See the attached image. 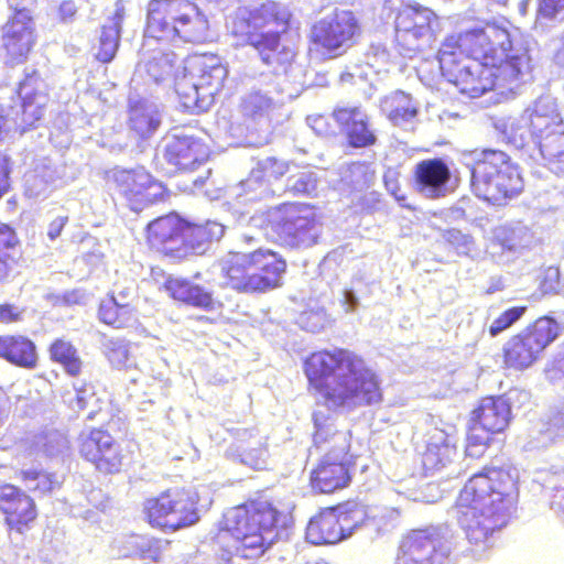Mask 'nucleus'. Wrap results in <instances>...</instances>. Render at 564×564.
I'll return each instance as SVG.
<instances>
[{"label": "nucleus", "instance_id": "obj_48", "mask_svg": "<svg viewBox=\"0 0 564 564\" xmlns=\"http://www.w3.org/2000/svg\"><path fill=\"white\" fill-rule=\"evenodd\" d=\"M23 312V308L14 304L2 303L0 304V323L6 325L18 323L22 321Z\"/></svg>", "mask_w": 564, "mask_h": 564}, {"label": "nucleus", "instance_id": "obj_55", "mask_svg": "<svg viewBox=\"0 0 564 564\" xmlns=\"http://www.w3.org/2000/svg\"><path fill=\"white\" fill-rule=\"evenodd\" d=\"M357 303H358V300L354 294H351V293L346 294V304L348 305V307L346 308V312H352L355 310Z\"/></svg>", "mask_w": 564, "mask_h": 564}, {"label": "nucleus", "instance_id": "obj_31", "mask_svg": "<svg viewBox=\"0 0 564 564\" xmlns=\"http://www.w3.org/2000/svg\"><path fill=\"white\" fill-rule=\"evenodd\" d=\"M47 352L50 360L59 365L68 377L82 376L85 364L77 347L70 340L63 337L53 339L47 347Z\"/></svg>", "mask_w": 564, "mask_h": 564}, {"label": "nucleus", "instance_id": "obj_50", "mask_svg": "<svg viewBox=\"0 0 564 564\" xmlns=\"http://www.w3.org/2000/svg\"><path fill=\"white\" fill-rule=\"evenodd\" d=\"M68 223L67 216H58L48 224L47 237L50 240L57 239Z\"/></svg>", "mask_w": 564, "mask_h": 564}, {"label": "nucleus", "instance_id": "obj_34", "mask_svg": "<svg viewBox=\"0 0 564 564\" xmlns=\"http://www.w3.org/2000/svg\"><path fill=\"white\" fill-rule=\"evenodd\" d=\"M124 19V9L117 8L109 19V23L101 26V34L96 52V59L107 64L110 63L118 51L120 32Z\"/></svg>", "mask_w": 564, "mask_h": 564}, {"label": "nucleus", "instance_id": "obj_56", "mask_svg": "<svg viewBox=\"0 0 564 564\" xmlns=\"http://www.w3.org/2000/svg\"><path fill=\"white\" fill-rule=\"evenodd\" d=\"M357 166L358 167H366V169H368L369 164H367V163H357Z\"/></svg>", "mask_w": 564, "mask_h": 564}, {"label": "nucleus", "instance_id": "obj_44", "mask_svg": "<svg viewBox=\"0 0 564 564\" xmlns=\"http://www.w3.org/2000/svg\"><path fill=\"white\" fill-rule=\"evenodd\" d=\"M269 107V100L258 95L248 97L242 104L245 116L250 118L263 116Z\"/></svg>", "mask_w": 564, "mask_h": 564}, {"label": "nucleus", "instance_id": "obj_24", "mask_svg": "<svg viewBox=\"0 0 564 564\" xmlns=\"http://www.w3.org/2000/svg\"><path fill=\"white\" fill-rule=\"evenodd\" d=\"M1 50L4 63L14 67L25 63L37 36L32 17L26 10H15L2 26Z\"/></svg>", "mask_w": 564, "mask_h": 564}, {"label": "nucleus", "instance_id": "obj_26", "mask_svg": "<svg viewBox=\"0 0 564 564\" xmlns=\"http://www.w3.org/2000/svg\"><path fill=\"white\" fill-rule=\"evenodd\" d=\"M563 119L560 112L550 105L535 106L531 113V127L539 141L542 155L557 159L564 154Z\"/></svg>", "mask_w": 564, "mask_h": 564}, {"label": "nucleus", "instance_id": "obj_5", "mask_svg": "<svg viewBox=\"0 0 564 564\" xmlns=\"http://www.w3.org/2000/svg\"><path fill=\"white\" fill-rule=\"evenodd\" d=\"M293 23L294 14L289 6L276 0H265L235 14L231 35L242 45L256 50L263 64L285 70L297 54L294 45L282 41V35L292 29Z\"/></svg>", "mask_w": 564, "mask_h": 564}, {"label": "nucleus", "instance_id": "obj_15", "mask_svg": "<svg viewBox=\"0 0 564 564\" xmlns=\"http://www.w3.org/2000/svg\"><path fill=\"white\" fill-rule=\"evenodd\" d=\"M511 406L501 395L482 397L469 412L465 453L471 458H480L487 452L496 434L509 426Z\"/></svg>", "mask_w": 564, "mask_h": 564}, {"label": "nucleus", "instance_id": "obj_35", "mask_svg": "<svg viewBox=\"0 0 564 564\" xmlns=\"http://www.w3.org/2000/svg\"><path fill=\"white\" fill-rule=\"evenodd\" d=\"M457 448L446 435L431 437L422 454V464L426 470H437L453 463Z\"/></svg>", "mask_w": 564, "mask_h": 564}, {"label": "nucleus", "instance_id": "obj_8", "mask_svg": "<svg viewBox=\"0 0 564 564\" xmlns=\"http://www.w3.org/2000/svg\"><path fill=\"white\" fill-rule=\"evenodd\" d=\"M209 21L194 0H149L145 7V40L172 45L203 42Z\"/></svg>", "mask_w": 564, "mask_h": 564}, {"label": "nucleus", "instance_id": "obj_29", "mask_svg": "<svg viewBox=\"0 0 564 564\" xmlns=\"http://www.w3.org/2000/svg\"><path fill=\"white\" fill-rule=\"evenodd\" d=\"M0 358L18 368L33 370L39 366L35 343L25 335H0Z\"/></svg>", "mask_w": 564, "mask_h": 564}, {"label": "nucleus", "instance_id": "obj_3", "mask_svg": "<svg viewBox=\"0 0 564 564\" xmlns=\"http://www.w3.org/2000/svg\"><path fill=\"white\" fill-rule=\"evenodd\" d=\"M518 479L502 467H485L471 475L455 500L459 525L473 544H484L506 527L518 501Z\"/></svg>", "mask_w": 564, "mask_h": 564}, {"label": "nucleus", "instance_id": "obj_57", "mask_svg": "<svg viewBox=\"0 0 564 564\" xmlns=\"http://www.w3.org/2000/svg\"><path fill=\"white\" fill-rule=\"evenodd\" d=\"M560 366L564 370V354L563 357L560 359Z\"/></svg>", "mask_w": 564, "mask_h": 564}, {"label": "nucleus", "instance_id": "obj_16", "mask_svg": "<svg viewBox=\"0 0 564 564\" xmlns=\"http://www.w3.org/2000/svg\"><path fill=\"white\" fill-rule=\"evenodd\" d=\"M80 458L104 476L121 474L133 460V453L123 446L106 426H94L77 437Z\"/></svg>", "mask_w": 564, "mask_h": 564}, {"label": "nucleus", "instance_id": "obj_51", "mask_svg": "<svg viewBox=\"0 0 564 564\" xmlns=\"http://www.w3.org/2000/svg\"><path fill=\"white\" fill-rule=\"evenodd\" d=\"M75 12H76L75 8L68 2H64L59 7V15H61V20H63V21H66L67 19L73 18Z\"/></svg>", "mask_w": 564, "mask_h": 564}, {"label": "nucleus", "instance_id": "obj_4", "mask_svg": "<svg viewBox=\"0 0 564 564\" xmlns=\"http://www.w3.org/2000/svg\"><path fill=\"white\" fill-rule=\"evenodd\" d=\"M290 521L291 512L281 501L259 492L223 514L214 541L224 545L231 539L237 553L253 558L271 546L279 531Z\"/></svg>", "mask_w": 564, "mask_h": 564}, {"label": "nucleus", "instance_id": "obj_7", "mask_svg": "<svg viewBox=\"0 0 564 564\" xmlns=\"http://www.w3.org/2000/svg\"><path fill=\"white\" fill-rule=\"evenodd\" d=\"M470 186L477 198L494 207H506L525 188L523 171L512 156L498 149H473Z\"/></svg>", "mask_w": 564, "mask_h": 564}, {"label": "nucleus", "instance_id": "obj_42", "mask_svg": "<svg viewBox=\"0 0 564 564\" xmlns=\"http://www.w3.org/2000/svg\"><path fill=\"white\" fill-rule=\"evenodd\" d=\"M105 356L113 367L121 368L129 359V344L121 339H109L105 344Z\"/></svg>", "mask_w": 564, "mask_h": 564}, {"label": "nucleus", "instance_id": "obj_2", "mask_svg": "<svg viewBox=\"0 0 564 564\" xmlns=\"http://www.w3.org/2000/svg\"><path fill=\"white\" fill-rule=\"evenodd\" d=\"M307 391L330 409H356L379 403L378 375L362 356L343 347L323 348L303 360Z\"/></svg>", "mask_w": 564, "mask_h": 564}, {"label": "nucleus", "instance_id": "obj_32", "mask_svg": "<svg viewBox=\"0 0 564 564\" xmlns=\"http://www.w3.org/2000/svg\"><path fill=\"white\" fill-rule=\"evenodd\" d=\"M128 115V128L138 140L150 138L161 123L158 112L143 101L130 104Z\"/></svg>", "mask_w": 564, "mask_h": 564}, {"label": "nucleus", "instance_id": "obj_28", "mask_svg": "<svg viewBox=\"0 0 564 564\" xmlns=\"http://www.w3.org/2000/svg\"><path fill=\"white\" fill-rule=\"evenodd\" d=\"M451 177V170L441 158L421 160L412 172L415 191L431 199H438L446 195Z\"/></svg>", "mask_w": 564, "mask_h": 564}, {"label": "nucleus", "instance_id": "obj_23", "mask_svg": "<svg viewBox=\"0 0 564 564\" xmlns=\"http://www.w3.org/2000/svg\"><path fill=\"white\" fill-rule=\"evenodd\" d=\"M0 514L8 533L23 535L32 530L40 516L35 499L11 482L0 484Z\"/></svg>", "mask_w": 564, "mask_h": 564}, {"label": "nucleus", "instance_id": "obj_39", "mask_svg": "<svg viewBox=\"0 0 564 564\" xmlns=\"http://www.w3.org/2000/svg\"><path fill=\"white\" fill-rule=\"evenodd\" d=\"M176 69L175 55L173 53H161L153 56L145 63L148 76L155 83L166 80L174 75Z\"/></svg>", "mask_w": 564, "mask_h": 564}, {"label": "nucleus", "instance_id": "obj_6", "mask_svg": "<svg viewBox=\"0 0 564 564\" xmlns=\"http://www.w3.org/2000/svg\"><path fill=\"white\" fill-rule=\"evenodd\" d=\"M313 421V444L325 455L310 470L308 487L314 495L330 496L352 481L356 464L349 455L350 437L327 415L315 413Z\"/></svg>", "mask_w": 564, "mask_h": 564}, {"label": "nucleus", "instance_id": "obj_33", "mask_svg": "<svg viewBox=\"0 0 564 564\" xmlns=\"http://www.w3.org/2000/svg\"><path fill=\"white\" fill-rule=\"evenodd\" d=\"M236 451L243 463L260 467L268 456L267 438L254 430L246 429L236 436Z\"/></svg>", "mask_w": 564, "mask_h": 564}, {"label": "nucleus", "instance_id": "obj_54", "mask_svg": "<svg viewBox=\"0 0 564 564\" xmlns=\"http://www.w3.org/2000/svg\"><path fill=\"white\" fill-rule=\"evenodd\" d=\"M8 404L9 397L2 390H0V423L2 422L3 416L8 410Z\"/></svg>", "mask_w": 564, "mask_h": 564}, {"label": "nucleus", "instance_id": "obj_38", "mask_svg": "<svg viewBox=\"0 0 564 564\" xmlns=\"http://www.w3.org/2000/svg\"><path fill=\"white\" fill-rule=\"evenodd\" d=\"M382 110L393 124L409 121L417 113L410 95L402 91L387 96L382 100Z\"/></svg>", "mask_w": 564, "mask_h": 564}, {"label": "nucleus", "instance_id": "obj_36", "mask_svg": "<svg viewBox=\"0 0 564 564\" xmlns=\"http://www.w3.org/2000/svg\"><path fill=\"white\" fill-rule=\"evenodd\" d=\"M98 317L100 322L115 328L129 327L137 321L134 308L129 303L119 304L115 295L101 301Z\"/></svg>", "mask_w": 564, "mask_h": 564}, {"label": "nucleus", "instance_id": "obj_11", "mask_svg": "<svg viewBox=\"0 0 564 564\" xmlns=\"http://www.w3.org/2000/svg\"><path fill=\"white\" fill-rule=\"evenodd\" d=\"M199 495L192 489L167 488L143 500V520L152 529L174 533L199 522Z\"/></svg>", "mask_w": 564, "mask_h": 564}, {"label": "nucleus", "instance_id": "obj_30", "mask_svg": "<svg viewBox=\"0 0 564 564\" xmlns=\"http://www.w3.org/2000/svg\"><path fill=\"white\" fill-rule=\"evenodd\" d=\"M164 288L173 300L188 306L213 311L218 304L213 292L187 279L169 278Z\"/></svg>", "mask_w": 564, "mask_h": 564}, {"label": "nucleus", "instance_id": "obj_53", "mask_svg": "<svg viewBox=\"0 0 564 564\" xmlns=\"http://www.w3.org/2000/svg\"><path fill=\"white\" fill-rule=\"evenodd\" d=\"M554 59L556 64L564 67V34L561 37V44L554 53Z\"/></svg>", "mask_w": 564, "mask_h": 564}, {"label": "nucleus", "instance_id": "obj_13", "mask_svg": "<svg viewBox=\"0 0 564 564\" xmlns=\"http://www.w3.org/2000/svg\"><path fill=\"white\" fill-rule=\"evenodd\" d=\"M207 240L205 227L187 221L175 212L155 217L144 228L148 248L164 257L184 258Z\"/></svg>", "mask_w": 564, "mask_h": 564}, {"label": "nucleus", "instance_id": "obj_46", "mask_svg": "<svg viewBox=\"0 0 564 564\" xmlns=\"http://www.w3.org/2000/svg\"><path fill=\"white\" fill-rule=\"evenodd\" d=\"M560 272L555 268H547L540 280L539 289L542 294H555L560 290Z\"/></svg>", "mask_w": 564, "mask_h": 564}, {"label": "nucleus", "instance_id": "obj_43", "mask_svg": "<svg viewBox=\"0 0 564 564\" xmlns=\"http://www.w3.org/2000/svg\"><path fill=\"white\" fill-rule=\"evenodd\" d=\"M135 555L141 560L158 562L162 555L160 541L158 539H142L137 544Z\"/></svg>", "mask_w": 564, "mask_h": 564}, {"label": "nucleus", "instance_id": "obj_22", "mask_svg": "<svg viewBox=\"0 0 564 564\" xmlns=\"http://www.w3.org/2000/svg\"><path fill=\"white\" fill-rule=\"evenodd\" d=\"M451 547L433 527L413 529L400 542L397 564H449Z\"/></svg>", "mask_w": 564, "mask_h": 564}, {"label": "nucleus", "instance_id": "obj_37", "mask_svg": "<svg viewBox=\"0 0 564 564\" xmlns=\"http://www.w3.org/2000/svg\"><path fill=\"white\" fill-rule=\"evenodd\" d=\"M17 478L31 491L41 496L52 495L62 487V480L56 473L41 468L21 469Z\"/></svg>", "mask_w": 564, "mask_h": 564}, {"label": "nucleus", "instance_id": "obj_27", "mask_svg": "<svg viewBox=\"0 0 564 564\" xmlns=\"http://www.w3.org/2000/svg\"><path fill=\"white\" fill-rule=\"evenodd\" d=\"M163 158L176 171L189 172L207 162L209 148L200 138L193 134L174 133L164 144Z\"/></svg>", "mask_w": 564, "mask_h": 564}, {"label": "nucleus", "instance_id": "obj_49", "mask_svg": "<svg viewBox=\"0 0 564 564\" xmlns=\"http://www.w3.org/2000/svg\"><path fill=\"white\" fill-rule=\"evenodd\" d=\"M497 239L499 245L508 250L514 249L521 240L519 232L510 227L501 228Z\"/></svg>", "mask_w": 564, "mask_h": 564}, {"label": "nucleus", "instance_id": "obj_47", "mask_svg": "<svg viewBox=\"0 0 564 564\" xmlns=\"http://www.w3.org/2000/svg\"><path fill=\"white\" fill-rule=\"evenodd\" d=\"M12 163L10 158L0 152V200L11 189Z\"/></svg>", "mask_w": 564, "mask_h": 564}, {"label": "nucleus", "instance_id": "obj_1", "mask_svg": "<svg viewBox=\"0 0 564 564\" xmlns=\"http://www.w3.org/2000/svg\"><path fill=\"white\" fill-rule=\"evenodd\" d=\"M442 75L458 91L476 98L494 86V68L499 75L517 78L525 56L511 44L509 32L496 23L466 30L445 37L438 51Z\"/></svg>", "mask_w": 564, "mask_h": 564}, {"label": "nucleus", "instance_id": "obj_45", "mask_svg": "<svg viewBox=\"0 0 564 564\" xmlns=\"http://www.w3.org/2000/svg\"><path fill=\"white\" fill-rule=\"evenodd\" d=\"M538 14L544 19L564 18V0H539Z\"/></svg>", "mask_w": 564, "mask_h": 564}, {"label": "nucleus", "instance_id": "obj_40", "mask_svg": "<svg viewBox=\"0 0 564 564\" xmlns=\"http://www.w3.org/2000/svg\"><path fill=\"white\" fill-rule=\"evenodd\" d=\"M18 243L14 228L0 220V281L7 278L11 264L15 261L8 250L13 249Z\"/></svg>", "mask_w": 564, "mask_h": 564}, {"label": "nucleus", "instance_id": "obj_25", "mask_svg": "<svg viewBox=\"0 0 564 564\" xmlns=\"http://www.w3.org/2000/svg\"><path fill=\"white\" fill-rule=\"evenodd\" d=\"M332 117L350 148H370L376 144L377 135L371 128L370 116L361 105L337 106Z\"/></svg>", "mask_w": 564, "mask_h": 564}, {"label": "nucleus", "instance_id": "obj_14", "mask_svg": "<svg viewBox=\"0 0 564 564\" xmlns=\"http://www.w3.org/2000/svg\"><path fill=\"white\" fill-rule=\"evenodd\" d=\"M362 35L364 24L358 12L335 8L312 24L308 43L316 52L335 58L357 45Z\"/></svg>", "mask_w": 564, "mask_h": 564}, {"label": "nucleus", "instance_id": "obj_41", "mask_svg": "<svg viewBox=\"0 0 564 564\" xmlns=\"http://www.w3.org/2000/svg\"><path fill=\"white\" fill-rule=\"evenodd\" d=\"M527 311L528 307L525 305L511 306L502 311L489 325V335L491 337H496L499 334L508 330L524 316Z\"/></svg>", "mask_w": 564, "mask_h": 564}, {"label": "nucleus", "instance_id": "obj_18", "mask_svg": "<svg viewBox=\"0 0 564 564\" xmlns=\"http://www.w3.org/2000/svg\"><path fill=\"white\" fill-rule=\"evenodd\" d=\"M314 226L315 216L307 204L282 203L264 213L263 227L267 234L283 247L296 248L310 241Z\"/></svg>", "mask_w": 564, "mask_h": 564}, {"label": "nucleus", "instance_id": "obj_52", "mask_svg": "<svg viewBox=\"0 0 564 564\" xmlns=\"http://www.w3.org/2000/svg\"><path fill=\"white\" fill-rule=\"evenodd\" d=\"M85 390H86V384L76 389L75 401H76L79 410H84L87 406V400L84 395Z\"/></svg>", "mask_w": 564, "mask_h": 564}, {"label": "nucleus", "instance_id": "obj_10", "mask_svg": "<svg viewBox=\"0 0 564 564\" xmlns=\"http://www.w3.org/2000/svg\"><path fill=\"white\" fill-rule=\"evenodd\" d=\"M286 261L278 252L259 248L235 253L221 267L226 284L239 293H265L282 285Z\"/></svg>", "mask_w": 564, "mask_h": 564}, {"label": "nucleus", "instance_id": "obj_12", "mask_svg": "<svg viewBox=\"0 0 564 564\" xmlns=\"http://www.w3.org/2000/svg\"><path fill=\"white\" fill-rule=\"evenodd\" d=\"M560 323L543 315L512 334L503 343L500 351L501 364L506 370L524 371L536 365L546 349L560 337Z\"/></svg>", "mask_w": 564, "mask_h": 564}, {"label": "nucleus", "instance_id": "obj_19", "mask_svg": "<svg viewBox=\"0 0 564 564\" xmlns=\"http://www.w3.org/2000/svg\"><path fill=\"white\" fill-rule=\"evenodd\" d=\"M108 182L112 192L135 213L148 206L164 203L171 195L165 184L143 166L113 170L108 176Z\"/></svg>", "mask_w": 564, "mask_h": 564}, {"label": "nucleus", "instance_id": "obj_20", "mask_svg": "<svg viewBox=\"0 0 564 564\" xmlns=\"http://www.w3.org/2000/svg\"><path fill=\"white\" fill-rule=\"evenodd\" d=\"M441 19L430 7L411 1L394 12L393 31L399 46L409 52L422 51L433 42L440 30Z\"/></svg>", "mask_w": 564, "mask_h": 564}, {"label": "nucleus", "instance_id": "obj_21", "mask_svg": "<svg viewBox=\"0 0 564 564\" xmlns=\"http://www.w3.org/2000/svg\"><path fill=\"white\" fill-rule=\"evenodd\" d=\"M15 93L18 101L11 106L8 120L21 132L36 128L48 104L47 88L39 70L25 72Z\"/></svg>", "mask_w": 564, "mask_h": 564}, {"label": "nucleus", "instance_id": "obj_17", "mask_svg": "<svg viewBox=\"0 0 564 564\" xmlns=\"http://www.w3.org/2000/svg\"><path fill=\"white\" fill-rule=\"evenodd\" d=\"M369 519L368 508L359 502L324 508L310 520L306 536L316 545L335 544L350 536Z\"/></svg>", "mask_w": 564, "mask_h": 564}, {"label": "nucleus", "instance_id": "obj_9", "mask_svg": "<svg viewBox=\"0 0 564 564\" xmlns=\"http://www.w3.org/2000/svg\"><path fill=\"white\" fill-rule=\"evenodd\" d=\"M221 57L213 53H193L185 59L184 70L174 80L180 105L189 112L207 111L215 102L227 78Z\"/></svg>", "mask_w": 564, "mask_h": 564}]
</instances>
